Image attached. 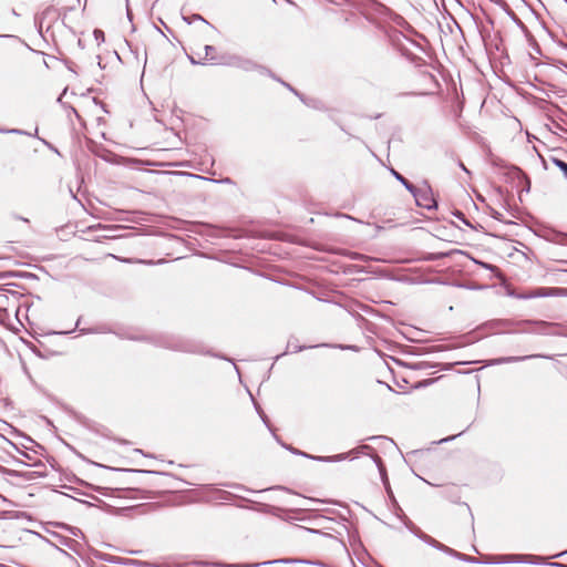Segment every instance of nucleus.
<instances>
[{
  "label": "nucleus",
  "instance_id": "f257e3e1",
  "mask_svg": "<svg viewBox=\"0 0 567 567\" xmlns=\"http://www.w3.org/2000/svg\"><path fill=\"white\" fill-rule=\"evenodd\" d=\"M524 561V556L522 555H502L493 557L489 563L493 564H506V563H519Z\"/></svg>",
  "mask_w": 567,
  "mask_h": 567
},
{
  "label": "nucleus",
  "instance_id": "f03ea898",
  "mask_svg": "<svg viewBox=\"0 0 567 567\" xmlns=\"http://www.w3.org/2000/svg\"><path fill=\"white\" fill-rule=\"evenodd\" d=\"M425 543H427L429 545L440 549V550H443L445 553H449V554H453V550L451 548H449L447 546L441 544L440 542H437L436 539L432 538L431 536L429 535H423L421 537Z\"/></svg>",
  "mask_w": 567,
  "mask_h": 567
},
{
  "label": "nucleus",
  "instance_id": "7ed1b4c3",
  "mask_svg": "<svg viewBox=\"0 0 567 567\" xmlns=\"http://www.w3.org/2000/svg\"><path fill=\"white\" fill-rule=\"evenodd\" d=\"M204 50H205V60L209 61V62H214L215 61L214 53L216 51L215 48L212 45H205Z\"/></svg>",
  "mask_w": 567,
  "mask_h": 567
},
{
  "label": "nucleus",
  "instance_id": "20e7f679",
  "mask_svg": "<svg viewBox=\"0 0 567 567\" xmlns=\"http://www.w3.org/2000/svg\"><path fill=\"white\" fill-rule=\"evenodd\" d=\"M555 164L557 167H559V169L563 172V174L567 178V163H565L560 159H555Z\"/></svg>",
  "mask_w": 567,
  "mask_h": 567
},
{
  "label": "nucleus",
  "instance_id": "39448f33",
  "mask_svg": "<svg viewBox=\"0 0 567 567\" xmlns=\"http://www.w3.org/2000/svg\"><path fill=\"white\" fill-rule=\"evenodd\" d=\"M95 39L99 40L100 38H103V32L100 30L94 31Z\"/></svg>",
  "mask_w": 567,
  "mask_h": 567
},
{
  "label": "nucleus",
  "instance_id": "423d86ee",
  "mask_svg": "<svg viewBox=\"0 0 567 567\" xmlns=\"http://www.w3.org/2000/svg\"><path fill=\"white\" fill-rule=\"evenodd\" d=\"M393 174L400 182H404V177H402L399 173L393 171Z\"/></svg>",
  "mask_w": 567,
  "mask_h": 567
},
{
  "label": "nucleus",
  "instance_id": "0eeeda50",
  "mask_svg": "<svg viewBox=\"0 0 567 567\" xmlns=\"http://www.w3.org/2000/svg\"><path fill=\"white\" fill-rule=\"evenodd\" d=\"M402 183H403V185H405V186H406V188L411 189V186L409 185V183L406 182V179H405V178H404V182H402Z\"/></svg>",
  "mask_w": 567,
  "mask_h": 567
},
{
  "label": "nucleus",
  "instance_id": "6e6552de",
  "mask_svg": "<svg viewBox=\"0 0 567 567\" xmlns=\"http://www.w3.org/2000/svg\"><path fill=\"white\" fill-rule=\"evenodd\" d=\"M555 565L558 566V567H567V566L561 565V564H555Z\"/></svg>",
  "mask_w": 567,
  "mask_h": 567
}]
</instances>
